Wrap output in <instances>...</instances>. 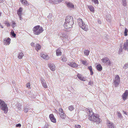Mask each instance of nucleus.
I'll list each match as a JSON object with an SVG mask.
<instances>
[{
  "label": "nucleus",
  "mask_w": 128,
  "mask_h": 128,
  "mask_svg": "<svg viewBox=\"0 0 128 128\" xmlns=\"http://www.w3.org/2000/svg\"><path fill=\"white\" fill-rule=\"evenodd\" d=\"M73 21L72 16H66L65 22L64 25V27L66 29L72 28Z\"/></svg>",
  "instance_id": "obj_1"
},
{
  "label": "nucleus",
  "mask_w": 128,
  "mask_h": 128,
  "mask_svg": "<svg viewBox=\"0 0 128 128\" xmlns=\"http://www.w3.org/2000/svg\"><path fill=\"white\" fill-rule=\"evenodd\" d=\"M89 113H88V116H90L89 119L91 121H93L96 122L98 124L100 123V119L99 118L98 115L94 114L92 111H89Z\"/></svg>",
  "instance_id": "obj_2"
},
{
  "label": "nucleus",
  "mask_w": 128,
  "mask_h": 128,
  "mask_svg": "<svg viewBox=\"0 0 128 128\" xmlns=\"http://www.w3.org/2000/svg\"><path fill=\"white\" fill-rule=\"evenodd\" d=\"M44 30L43 28L39 25H37L34 27L33 28L34 34L36 35H39Z\"/></svg>",
  "instance_id": "obj_3"
},
{
  "label": "nucleus",
  "mask_w": 128,
  "mask_h": 128,
  "mask_svg": "<svg viewBox=\"0 0 128 128\" xmlns=\"http://www.w3.org/2000/svg\"><path fill=\"white\" fill-rule=\"evenodd\" d=\"M0 108L4 110L5 113H6L8 111L7 105L3 101L0 99Z\"/></svg>",
  "instance_id": "obj_4"
},
{
  "label": "nucleus",
  "mask_w": 128,
  "mask_h": 128,
  "mask_svg": "<svg viewBox=\"0 0 128 128\" xmlns=\"http://www.w3.org/2000/svg\"><path fill=\"white\" fill-rule=\"evenodd\" d=\"M78 21L79 25L80 27L85 31H86L87 30V29L86 28V25L83 22L82 19L79 18Z\"/></svg>",
  "instance_id": "obj_5"
},
{
  "label": "nucleus",
  "mask_w": 128,
  "mask_h": 128,
  "mask_svg": "<svg viewBox=\"0 0 128 128\" xmlns=\"http://www.w3.org/2000/svg\"><path fill=\"white\" fill-rule=\"evenodd\" d=\"M120 81V78L119 76L118 75H116L114 82V84L115 86L116 87L118 86Z\"/></svg>",
  "instance_id": "obj_6"
},
{
  "label": "nucleus",
  "mask_w": 128,
  "mask_h": 128,
  "mask_svg": "<svg viewBox=\"0 0 128 128\" xmlns=\"http://www.w3.org/2000/svg\"><path fill=\"white\" fill-rule=\"evenodd\" d=\"M59 115L61 118L62 119H64L66 116V115L64 113V111L62 108H59Z\"/></svg>",
  "instance_id": "obj_7"
},
{
  "label": "nucleus",
  "mask_w": 128,
  "mask_h": 128,
  "mask_svg": "<svg viewBox=\"0 0 128 128\" xmlns=\"http://www.w3.org/2000/svg\"><path fill=\"white\" fill-rule=\"evenodd\" d=\"M102 62L104 63H108V65H110L111 64V62L109 58H105L103 59H102Z\"/></svg>",
  "instance_id": "obj_8"
},
{
  "label": "nucleus",
  "mask_w": 128,
  "mask_h": 128,
  "mask_svg": "<svg viewBox=\"0 0 128 128\" xmlns=\"http://www.w3.org/2000/svg\"><path fill=\"white\" fill-rule=\"evenodd\" d=\"M68 64L71 67L73 68H77L78 66V64H76L74 62H69L68 63Z\"/></svg>",
  "instance_id": "obj_9"
},
{
  "label": "nucleus",
  "mask_w": 128,
  "mask_h": 128,
  "mask_svg": "<svg viewBox=\"0 0 128 128\" xmlns=\"http://www.w3.org/2000/svg\"><path fill=\"white\" fill-rule=\"evenodd\" d=\"M49 118L51 121L54 122L56 123V120L54 116L52 114H50L49 115Z\"/></svg>",
  "instance_id": "obj_10"
},
{
  "label": "nucleus",
  "mask_w": 128,
  "mask_h": 128,
  "mask_svg": "<svg viewBox=\"0 0 128 128\" xmlns=\"http://www.w3.org/2000/svg\"><path fill=\"white\" fill-rule=\"evenodd\" d=\"M128 96V90H126L125 92L122 95V98L125 101L127 98Z\"/></svg>",
  "instance_id": "obj_11"
},
{
  "label": "nucleus",
  "mask_w": 128,
  "mask_h": 128,
  "mask_svg": "<svg viewBox=\"0 0 128 128\" xmlns=\"http://www.w3.org/2000/svg\"><path fill=\"white\" fill-rule=\"evenodd\" d=\"M11 39L9 38L4 40V44L5 45H9L10 43Z\"/></svg>",
  "instance_id": "obj_12"
},
{
  "label": "nucleus",
  "mask_w": 128,
  "mask_h": 128,
  "mask_svg": "<svg viewBox=\"0 0 128 128\" xmlns=\"http://www.w3.org/2000/svg\"><path fill=\"white\" fill-rule=\"evenodd\" d=\"M67 6L69 8H74V6L73 4L70 2H66Z\"/></svg>",
  "instance_id": "obj_13"
},
{
  "label": "nucleus",
  "mask_w": 128,
  "mask_h": 128,
  "mask_svg": "<svg viewBox=\"0 0 128 128\" xmlns=\"http://www.w3.org/2000/svg\"><path fill=\"white\" fill-rule=\"evenodd\" d=\"M123 48L125 50L128 49V40H126V42L124 43Z\"/></svg>",
  "instance_id": "obj_14"
},
{
  "label": "nucleus",
  "mask_w": 128,
  "mask_h": 128,
  "mask_svg": "<svg viewBox=\"0 0 128 128\" xmlns=\"http://www.w3.org/2000/svg\"><path fill=\"white\" fill-rule=\"evenodd\" d=\"M77 76L80 80L82 81H85V80L84 78L82 76V75L80 74H78L77 75Z\"/></svg>",
  "instance_id": "obj_15"
},
{
  "label": "nucleus",
  "mask_w": 128,
  "mask_h": 128,
  "mask_svg": "<svg viewBox=\"0 0 128 128\" xmlns=\"http://www.w3.org/2000/svg\"><path fill=\"white\" fill-rule=\"evenodd\" d=\"M20 0L22 3L25 6H27L29 5L26 0Z\"/></svg>",
  "instance_id": "obj_16"
},
{
  "label": "nucleus",
  "mask_w": 128,
  "mask_h": 128,
  "mask_svg": "<svg viewBox=\"0 0 128 128\" xmlns=\"http://www.w3.org/2000/svg\"><path fill=\"white\" fill-rule=\"evenodd\" d=\"M41 82L42 86L44 88H47V85L44 80H42Z\"/></svg>",
  "instance_id": "obj_17"
},
{
  "label": "nucleus",
  "mask_w": 128,
  "mask_h": 128,
  "mask_svg": "<svg viewBox=\"0 0 128 128\" xmlns=\"http://www.w3.org/2000/svg\"><path fill=\"white\" fill-rule=\"evenodd\" d=\"M49 66L50 70L52 71H54L55 70V66L53 64H49Z\"/></svg>",
  "instance_id": "obj_18"
},
{
  "label": "nucleus",
  "mask_w": 128,
  "mask_h": 128,
  "mask_svg": "<svg viewBox=\"0 0 128 128\" xmlns=\"http://www.w3.org/2000/svg\"><path fill=\"white\" fill-rule=\"evenodd\" d=\"M58 36H59L63 37V38H66V33H64L63 32H61L59 33Z\"/></svg>",
  "instance_id": "obj_19"
},
{
  "label": "nucleus",
  "mask_w": 128,
  "mask_h": 128,
  "mask_svg": "<svg viewBox=\"0 0 128 128\" xmlns=\"http://www.w3.org/2000/svg\"><path fill=\"white\" fill-rule=\"evenodd\" d=\"M41 46L40 45L38 44H36V47L35 49L37 51H38V50H40L41 48Z\"/></svg>",
  "instance_id": "obj_20"
},
{
  "label": "nucleus",
  "mask_w": 128,
  "mask_h": 128,
  "mask_svg": "<svg viewBox=\"0 0 128 128\" xmlns=\"http://www.w3.org/2000/svg\"><path fill=\"white\" fill-rule=\"evenodd\" d=\"M97 69L99 71H101L102 69V67L100 64H98L96 66Z\"/></svg>",
  "instance_id": "obj_21"
},
{
  "label": "nucleus",
  "mask_w": 128,
  "mask_h": 128,
  "mask_svg": "<svg viewBox=\"0 0 128 128\" xmlns=\"http://www.w3.org/2000/svg\"><path fill=\"white\" fill-rule=\"evenodd\" d=\"M88 8L89 9L91 12H94V8L92 6H88Z\"/></svg>",
  "instance_id": "obj_22"
},
{
  "label": "nucleus",
  "mask_w": 128,
  "mask_h": 128,
  "mask_svg": "<svg viewBox=\"0 0 128 128\" xmlns=\"http://www.w3.org/2000/svg\"><path fill=\"white\" fill-rule=\"evenodd\" d=\"M56 55L57 56H60L62 54V52L59 49H58L56 50Z\"/></svg>",
  "instance_id": "obj_23"
},
{
  "label": "nucleus",
  "mask_w": 128,
  "mask_h": 128,
  "mask_svg": "<svg viewBox=\"0 0 128 128\" xmlns=\"http://www.w3.org/2000/svg\"><path fill=\"white\" fill-rule=\"evenodd\" d=\"M41 57L46 60H47L48 59V56L46 54H41Z\"/></svg>",
  "instance_id": "obj_24"
},
{
  "label": "nucleus",
  "mask_w": 128,
  "mask_h": 128,
  "mask_svg": "<svg viewBox=\"0 0 128 128\" xmlns=\"http://www.w3.org/2000/svg\"><path fill=\"white\" fill-rule=\"evenodd\" d=\"M88 68L90 72V75H92L93 74V72L92 71V66H88Z\"/></svg>",
  "instance_id": "obj_25"
},
{
  "label": "nucleus",
  "mask_w": 128,
  "mask_h": 128,
  "mask_svg": "<svg viewBox=\"0 0 128 128\" xmlns=\"http://www.w3.org/2000/svg\"><path fill=\"white\" fill-rule=\"evenodd\" d=\"M22 9L21 8H20L18 12V13L19 16H20L22 12Z\"/></svg>",
  "instance_id": "obj_26"
},
{
  "label": "nucleus",
  "mask_w": 128,
  "mask_h": 128,
  "mask_svg": "<svg viewBox=\"0 0 128 128\" xmlns=\"http://www.w3.org/2000/svg\"><path fill=\"white\" fill-rule=\"evenodd\" d=\"M23 56V53L20 52L18 54V58L19 59H22Z\"/></svg>",
  "instance_id": "obj_27"
},
{
  "label": "nucleus",
  "mask_w": 128,
  "mask_h": 128,
  "mask_svg": "<svg viewBox=\"0 0 128 128\" xmlns=\"http://www.w3.org/2000/svg\"><path fill=\"white\" fill-rule=\"evenodd\" d=\"M61 60L62 62H65L66 61L67 59L65 56H63L62 57Z\"/></svg>",
  "instance_id": "obj_28"
},
{
  "label": "nucleus",
  "mask_w": 128,
  "mask_h": 128,
  "mask_svg": "<svg viewBox=\"0 0 128 128\" xmlns=\"http://www.w3.org/2000/svg\"><path fill=\"white\" fill-rule=\"evenodd\" d=\"M90 51L88 50H85L84 51V53L85 55L88 56L89 54Z\"/></svg>",
  "instance_id": "obj_29"
},
{
  "label": "nucleus",
  "mask_w": 128,
  "mask_h": 128,
  "mask_svg": "<svg viewBox=\"0 0 128 128\" xmlns=\"http://www.w3.org/2000/svg\"><path fill=\"white\" fill-rule=\"evenodd\" d=\"M107 125L108 126V127L109 128V127H112L114 126L113 124L110 122V121H108V122L107 123Z\"/></svg>",
  "instance_id": "obj_30"
},
{
  "label": "nucleus",
  "mask_w": 128,
  "mask_h": 128,
  "mask_svg": "<svg viewBox=\"0 0 128 128\" xmlns=\"http://www.w3.org/2000/svg\"><path fill=\"white\" fill-rule=\"evenodd\" d=\"M10 34L11 35L14 37L15 38L16 37V34L14 33V32L13 30H11V32H10Z\"/></svg>",
  "instance_id": "obj_31"
},
{
  "label": "nucleus",
  "mask_w": 128,
  "mask_h": 128,
  "mask_svg": "<svg viewBox=\"0 0 128 128\" xmlns=\"http://www.w3.org/2000/svg\"><path fill=\"white\" fill-rule=\"evenodd\" d=\"M68 109L70 111H72L74 109V107L72 106H70L68 107Z\"/></svg>",
  "instance_id": "obj_32"
},
{
  "label": "nucleus",
  "mask_w": 128,
  "mask_h": 128,
  "mask_svg": "<svg viewBox=\"0 0 128 128\" xmlns=\"http://www.w3.org/2000/svg\"><path fill=\"white\" fill-rule=\"evenodd\" d=\"M126 0H122V4L124 6H125L126 5Z\"/></svg>",
  "instance_id": "obj_33"
},
{
  "label": "nucleus",
  "mask_w": 128,
  "mask_h": 128,
  "mask_svg": "<svg viewBox=\"0 0 128 128\" xmlns=\"http://www.w3.org/2000/svg\"><path fill=\"white\" fill-rule=\"evenodd\" d=\"M128 32V30L126 28H125L124 30V36H127L128 35L127 33Z\"/></svg>",
  "instance_id": "obj_34"
},
{
  "label": "nucleus",
  "mask_w": 128,
  "mask_h": 128,
  "mask_svg": "<svg viewBox=\"0 0 128 128\" xmlns=\"http://www.w3.org/2000/svg\"><path fill=\"white\" fill-rule=\"evenodd\" d=\"M128 64H126L124 65V66H123V68L126 69L128 68Z\"/></svg>",
  "instance_id": "obj_35"
},
{
  "label": "nucleus",
  "mask_w": 128,
  "mask_h": 128,
  "mask_svg": "<svg viewBox=\"0 0 128 128\" xmlns=\"http://www.w3.org/2000/svg\"><path fill=\"white\" fill-rule=\"evenodd\" d=\"M26 86L28 88H30V82L27 83L26 84Z\"/></svg>",
  "instance_id": "obj_36"
},
{
  "label": "nucleus",
  "mask_w": 128,
  "mask_h": 128,
  "mask_svg": "<svg viewBox=\"0 0 128 128\" xmlns=\"http://www.w3.org/2000/svg\"><path fill=\"white\" fill-rule=\"evenodd\" d=\"M92 1L94 2V3L96 4H98V0H92Z\"/></svg>",
  "instance_id": "obj_37"
},
{
  "label": "nucleus",
  "mask_w": 128,
  "mask_h": 128,
  "mask_svg": "<svg viewBox=\"0 0 128 128\" xmlns=\"http://www.w3.org/2000/svg\"><path fill=\"white\" fill-rule=\"evenodd\" d=\"M16 25V23L14 21L12 22V26L13 28H14L15 26Z\"/></svg>",
  "instance_id": "obj_38"
},
{
  "label": "nucleus",
  "mask_w": 128,
  "mask_h": 128,
  "mask_svg": "<svg viewBox=\"0 0 128 128\" xmlns=\"http://www.w3.org/2000/svg\"><path fill=\"white\" fill-rule=\"evenodd\" d=\"M50 2H52L53 3L56 4V2H57V0H49Z\"/></svg>",
  "instance_id": "obj_39"
},
{
  "label": "nucleus",
  "mask_w": 128,
  "mask_h": 128,
  "mask_svg": "<svg viewBox=\"0 0 128 128\" xmlns=\"http://www.w3.org/2000/svg\"><path fill=\"white\" fill-rule=\"evenodd\" d=\"M5 24L8 26H10V23L8 22H6L5 23Z\"/></svg>",
  "instance_id": "obj_40"
},
{
  "label": "nucleus",
  "mask_w": 128,
  "mask_h": 128,
  "mask_svg": "<svg viewBox=\"0 0 128 128\" xmlns=\"http://www.w3.org/2000/svg\"><path fill=\"white\" fill-rule=\"evenodd\" d=\"M81 62L82 64L86 65V64L87 62V61L86 60H82Z\"/></svg>",
  "instance_id": "obj_41"
},
{
  "label": "nucleus",
  "mask_w": 128,
  "mask_h": 128,
  "mask_svg": "<svg viewBox=\"0 0 128 128\" xmlns=\"http://www.w3.org/2000/svg\"><path fill=\"white\" fill-rule=\"evenodd\" d=\"M118 116L120 117H122L121 114L119 112H118Z\"/></svg>",
  "instance_id": "obj_42"
},
{
  "label": "nucleus",
  "mask_w": 128,
  "mask_h": 128,
  "mask_svg": "<svg viewBox=\"0 0 128 128\" xmlns=\"http://www.w3.org/2000/svg\"><path fill=\"white\" fill-rule=\"evenodd\" d=\"M21 126V124H16V127H20Z\"/></svg>",
  "instance_id": "obj_43"
},
{
  "label": "nucleus",
  "mask_w": 128,
  "mask_h": 128,
  "mask_svg": "<svg viewBox=\"0 0 128 128\" xmlns=\"http://www.w3.org/2000/svg\"><path fill=\"white\" fill-rule=\"evenodd\" d=\"M93 84V82L92 81H90L88 84L90 85H91Z\"/></svg>",
  "instance_id": "obj_44"
},
{
  "label": "nucleus",
  "mask_w": 128,
  "mask_h": 128,
  "mask_svg": "<svg viewBox=\"0 0 128 128\" xmlns=\"http://www.w3.org/2000/svg\"><path fill=\"white\" fill-rule=\"evenodd\" d=\"M63 0H57V2H56V4H57L58 3L60 2H62Z\"/></svg>",
  "instance_id": "obj_45"
},
{
  "label": "nucleus",
  "mask_w": 128,
  "mask_h": 128,
  "mask_svg": "<svg viewBox=\"0 0 128 128\" xmlns=\"http://www.w3.org/2000/svg\"><path fill=\"white\" fill-rule=\"evenodd\" d=\"M75 126L77 128H80L81 127L80 126V125H75Z\"/></svg>",
  "instance_id": "obj_46"
},
{
  "label": "nucleus",
  "mask_w": 128,
  "mask_h": 128,
  "mask_svg": "<svg viewBox=\"0 0 128 128\" xmlns=\"http://www.w3.org/2000/svg\"><path fill=\"white\" fill-rule=\"evenodd\" d=\"M30 45L34 47V43L33 42H32L31 43Z\"/></svg>",
  "instance_id": "obj_47"
},
{
  "label": "nucleus",
  "mask_w": 128,
  "mask_h": 128,
  "mask_svg": "<svg viewBox=\"0 0 128 128\" xmlns=\"http://www.w3.org/2000/svg\"><path fill=\"white\" fill-rule=\"evenodd\" d=\"M24 110L25 112H27L28 110V108H25Z\"/></svg>",
  "instance_id": "obj_48"
},
{
  "label": "nucleus",
  "mask_w": 128,
  "mask_h": 128,
  "mask_svg": "<svg viewBox=\"0 0 128 128\" xmlns=\"http://www.w3.org/2000/svg\"><path fill=\"white\" fill-rule=\"evenodd\" d=\"M4 0H0V4L4 2Z\"/></svg>",
  "instance_id": "obj_49"
},
{
  "label": "nucleus",
  "mask_w": 128,
  "mask_h": 128,
  "mask_svg": "<svg viewBox=\"0 0 128 128\" xmlns=\"http://www.w3.org/2000/svg\"><path fill=\"white\" fill-rule=\"evenodd\" d=\"M98 23L99 24H100L101 23V21L100 20H98Z\"/></svg>",
  "instance_id": "obj_50"
},
{
  "label": "nucleus",
  "mask_w": 128,
  "mask_h": 128,
  "mask_svg": "<svg viewBox=\"0 0 128 128\" xmlns=\"http://www.w3.org/2000/svg\"><path fill=\"white\" fill-rule=\"evenodd\" d=\"M123 112L124 113V114H125L126 115H127V114L126 113V112H125L124 111H123Z\"/></svg>",
  "instance_id": "obj_51"
},
{
  "label": "nucleus",
  "mask_w": 128,
  "mask_h": 128,
  "mask_svg": "<svg viewBox=\"0 0 128 128\" xmlns=\"http://www.w3.org/2000/svg\"><path fill=\"white\" fill-rule=\"evenodd\" d=\"M109 128H114V127L113 126L112 127H109Z\"/></svg>",
  "instance_id": "obj_52"
},
{
  "label": "nucleus",
  "mask_w": 128,
  "mask_h": 128,
  "mask_svg": "<svg viewBox=\"0 0 128 128\" xmlns=\"http://www.w3.org/2000/svg\"><path fill=\"white\" fill-rule=\"evenodd\" d=\"M0 26L1 28H4L3 26L2 25H0Z\"/></svg>",
  "instance_id": "obj_53"
},
{
  "label": "nucleus",
  "mask_w": 128,
  "mask_h": 128,
  "mask_svg": "<svg viewBox=\"0 0 128 128\" xmlns=\"http://www.w3.org/2000/svg\"><path fill=\"white\" fill-rule=\"evenodd\" d=\"M22 18H21V16H20V19L21 20H22Z\"/></svg>",
  "instance_id": "obj_54"
},
{
  "label": "nucleus",
  "mask_w": 128,
  "mask_h": 128,
  "mask_svg": "<svg viewBox=\"0 0 128 128\" xmlns=\"http://www.w3.org/2000/svg\"><path fill=\"white\" fill-rule=\"evenodd\" d=\"M1 12H0V16L1 15Z\"/></svg>",
  "instance_id": "obj_55"
},
{
  "label": "nucleus",
  "mask_w": 128,
  "mask_h": 128,
  "mask_svg": "<svg viewBox=\"0 0 128 128\" xmlns=\"http://www.w3.org/2000/svg\"><path fill=\"white\" fill-rule=\"evenodd\" d=\"M55 111H57V110H56V109H55Z\"/></svg>",
  "instance_id": "obj_56"
},
{
  "label": "nucleus",
  "mask_w": 128,
  "mask_h": 128,
  "mask_svg": "<svg viewBox=\"0 0 128 128\" xmlns=\"http://www.w3.org/2000/svg\"><path fill=\"white\" fill-rule=\"evenodd\" d=\"M50 16H51V15H50Z\"/></svg>",
  "instance_id": "obj_57"
}]
</instances>
